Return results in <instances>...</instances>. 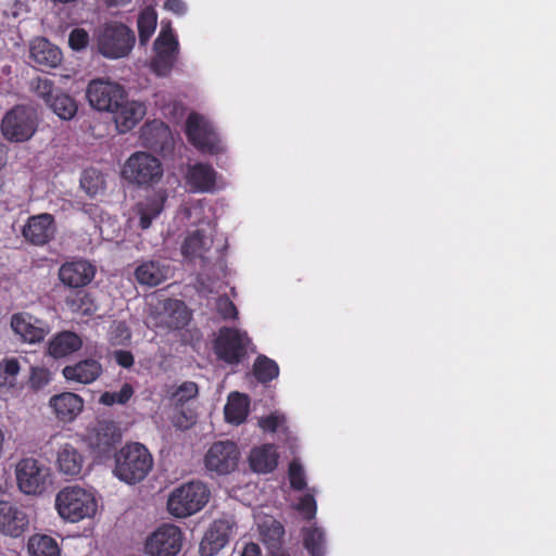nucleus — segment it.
<instances>
[{
    "instance_id": "nucleus-40",
    "label": "nucleus",
    "mask_w": 556,
    "mask_h": 556,
    "mask_svg": "<svg viewBox=\"0 0 556 556\" xmlns=\"http://www.w3.org/2000/svg\"><path fill=\"white\" fill-rule=\"evenodd\" d=\"M134 395V388L129 383H124L117 392H103L99 399V402L106 406L114 404H126Z\"/></svg>"
},
{
    "instance_id": "nucleus-35",
    "label": "nucleus",
    "mask_w": 556,
    "mask_h": 556,
    "mask_svg": "<svg viewBox=\"0 0 556 556\" xmlns=\"http://www.w3.org/2000/svg\"><path fill=\"white\" fill-rule=\"evenodd\" d=\"M163 203L164 199L153 197L137 204V214L139 215V226L141 229H148L151 226L152 220L163 211Z\"/></svg>"
},
{
    "instance_id": "nucleus-22",
    "label": "nucleus",
    "mask_w": 556,
    "mask_h": 556,
    "mask_svg": "<svg viewBox=\"0 0 556 556\" xmlns=\"http://www.w3.org/2000/svg\"><path fill=\"white\" fill-rule=\"evenodd\" d=\"M103 372L101 363L93 358H85L62 369L67 382L89 384L96 381Z\"/></svg>"
},
{
    "instance_id": "nucleus-10",
    "label": "nucleus",
    "mask_w": 556,
    "mask_h": 556,
    "mask_svg": "<svg viewBox=\"0 0 556 556\" xmlns=\"http://www.w3.org/2000/svg\"><path fill=\"white\" fill-rule=\"evenodd\" d=\"M182 542L184 533L178 526L163 523L147 538L144 551L149 556H176Z\"/></svg>"
},
{
    "instance_id": "nucleus-18",
    "label": "nucleus",
    "mask_w": 556,
    "mask_h": 556,
    "mask_svg": "<svg viewBox=\"0 0 556 556\" xmlns=\"http://www.w3.org/2000/svg\"><path fill=\"white\" fill-rule=\"evenodd\" d=\"M185 179L190 192L212 193L215 191L217 172L211 164L198 162L188 166Z\"/></svg>"
},
{
    "instance_id": "nucleus-25",
    "label": "nucleus",
    "mask_w": 556,
    "mask_h": 556,
    "mask_svg": "<svg viewBox=\"0 0 556 556\" xmlns=\"http://www.w3.org/2000/svg\"><path fill=\"white\" fill-rule=\"evenodd\" d=\"M29 56L36 64L50 68L56 67L62 61L61 50L42 37L31 41Z\"/></svg>"
},
{
    "instance_id": "nucleus-44",
    "label": "nucleus",
    "mask_w": 556,
    "mask_h": 556,
    "mask_svg": "<svg viewBox=\"0 0 556 556\" xmlns=\"http://www.w3.org/2000/svg\"><path fill=\"white\" fill-rule=\"evenodd\" d=\"M216 311L225 320H235L239 314L235 303L227 295L219 296L216 300Z\"/></svg>"
},
{
    "instance_id": "nucleus-2",
    "label": "nucleus",
    "mask_w": 556,
    "mask_h": 556,
    "mask_svg": "<svg viewBox=\"0 0 556 556\" xmlns=\"http://www.w3.org/2000/svg\"><path fill=\"white\" fill-rule=\"evenodd\" d=\"M55 508L64 520L78 522L96 514L97 501L92 493L80 486H65L55 496Z\"/></svg>"
},
{
    "instance_id": "nucleus-31",
    "label": "nucleus",
    "mask_w": 556,
    "mask_h": 556,
    "mask_svg": "<svg viewBox=\"0 0 556 556\" xmlns=\"http://www.w3.org/2000/svg\"><path fill=\"white\" fill-rule=\"evenodd\" d=\"M212 238L204 230L197 229L189 233L181 245V253L185 257H203L212 245Z\"/></svg>"
},
{
    "instance_id": "nucleus-49",
    "label": "nucleus",
    "mask_w": 556,
    "mask_h": 556,
    "mask_svg": "<svg viewBox=\"0 0 556 556\" xmlns=\"http://www.w3.org/2000/svg\"><path fill=\"white\" fill-rule=\"evenodd\" d=\"M280 418L274 414L263 417L258 420V426L266 432H276L280 426Z\"/></svg>"
},
{
    "instance_id": "nucleus-52",
    "label": "nucleus",
    "mask_w": 556,
    "mask_h": 556,
    "mask_svg": "<svg viewBox=\"0 0 556 556\" xmlns=\"http://www.w3.org/2000/svg\"><path fill=\"white\" fill-rule=\"evenodd\" d=\"M114 332H116V336L122 338L121 340H117L116 337L112 338L114 344H124L125 341H128L130 339V332L124 323H118L115 327Z\"/></svg>"
},
{
    "instance_id": "nucleus-4",
    "label": "nucleus",
    "mask_w": 556,
    "mask_h": 556,
    "mask_svg": "<svg viewBox=\"0 0 556 556\" xmlns=\"http://www.w3.org/2000/svg\"><path fill=\"white\" fill-rule=\"evenodd\" d=\"M136 42L135 33L123 23H108L98 34V51L108 59L127 56Z\"/></svg>"
},
{
    "instance_id": "nucleus-3",
    "label": "nucleus",
    "mask_w": 556,
    "mask_h": 556,
    "mask_svg": "<svg viewBox=\"0 0 556 556\" xmlns=\"http://www.w3.org/2000/svg\"><path fill=\"white\" fill-rule=\"evenodd\" d=\"M211 491L201 481H191L176 488L167 501L168 513L177 518H186L200 511L208 502Z\"/></svg>"
},
{
    "instance_id": "nucleus-28",
    "label": "nucleus",
    "mask_w": 556,
    "mask_h": 556,
    "mask_svg": "<svg viewBox=\"0 0 556 556\" xmlns=\"http://www.w3.org/2000/svg\"><path fill=\"white\" fill-rule=\"evenodd\" d=\"M278 457L279 455L274 444H263L251 450L249 464L254 472L267 473L276 469Z\"/></svg>"
},
{
    "instance_id": "nucleus-47",
    "label": "nucleus",
    "mask_w": 556,
    "mask_h": 556,
    "mask_svg": "<svg viewBox=\"0 0 556 556\" xmlns=\"http://www.w3.org/2000/svg\"><path fill=\"white\" fill-rule=\"evenodd\" d=\"M89 43V34L84 28H75L71 31L68 37L70 47L79 51L85 49Z\"/></svg>"
},
{
    "instance_id": "nucleus-56",
    "label": "nucleus",
    "mask_w": 556,
    "mask_h": 556,
    "mask_svg": "<svg viewBox=\"0 0 556 556\" xmlns=\"http://www.w3.org/2000/svg\"><path fill=\"white\" fill-rule=\"evenodd\" d=\"M274 533L277 534L278 536H281L283 534V528L280 523H278L275 528H274Z\"/></svg>"
},
{
    "instance_id": "nucleus-32",
    "label": "nucleus",
    "mask_w": 556,
    "mask_h": 556,
    "mask_svg": "<svg viewBox=\"0 0 556 556\" xmlns=\"http://www.w3.org/2000/svg\"><path fill=\"white\" fill-rule=\"evenodd\" d=\"M225 418L228 422L240 425L242 424L249 413V397L238 392H232L229 395L228 403L224 408Z\"/></svg>"
},
{
    "instance_id": "nucleus-24",
    "label": "nucleus",
    "mask_w": 556,
    "mask_h": 556,
    "mask_svg": "<svg viewBox=\"0 0 556 556\" xmlns=\"http://www.w3.org/2000/svg\"><path fill=\"white\" fill-rule=\"evenodd\" d=\"M119 132L125 134L132 129L144 116L146 108L136 101H127V98L118 103V108L110 111Z\"/></svg>"
},
{
    "instance_id": "nucleus-30",
    "label": "nucleus",
    "mask_w": 556,
    "mask_h": 556,
    "mask_svg": "<svg viewBox=\"0 0 556 556\" xmlns=\"http://www.w3.org/2000/svg\"><path fill=\"white\" fill-rule=\"evenodd\" d=\"M66 306L73 312L83 316H92L98 311V304L94 296L84 290L83 288L76 289L65 299Z\"/></svg>"
},
{
    "instance_id": "nucleus-51",
    "label": "nucleus",
    "mask_w": 556,
    "mask_h": 556,
    "mask_svg": "<svg viewBox=\"0 0 556 556\" xmlns=\"http://www.w3.org/2000/svg\"><path fill=\"white\" fill-rule=\"evenodd\" d=\"M164 8L177 15H184L187 11V5L182 0H166Z\"/></svg>"
},
{
    "instance_id": "nucleus-13",
    "label": "nucleus",
    "mask_w": 556,
    "mask_h": 556,
    "mask_svg": "<svg viewBox=\"0 0 556 556\" xmlns=\"http://www.w3.org/2000/svg\"><path fill=\"white\" fill-rule=\"evenodd\" d=\"M127 98L123 86L103 79H96L89 83L87 88V99L89 104L98 111L110 112L118 108Z\"/></svg>"
},
{
    "instance_id": "nucleus-54",
    "label": "nucleus",
    "mask_w": 556,
    "mask_h": 556,
    "mask_svg": "<svg viewBox=\"0 0 556 556\" xmlns=\"http://www.w3.org/2000/svg\"><path fill=\"white\" fill-rule=\"evenodd\" d=\"M241 556H261V548L256 543H248L244 546Z\"/></svg>"
},
{
    "instance_id": "nucleus-48",
    "label": "nucleus",
    "mask_w": 556,
    "mask_h": 556,
    "mask_svg": "<svg viewBox=\"0 0 556 556\" xmlns=\"http://www.w3.org/2000/svg\"><path fill=\"white\" fill-rule=\"evenodd\" d=\"M175 305L174 314L177 316H175V320L168 321V326L175 329H181L188 324L189 316L182 302L176 301Z\"/></svg>"
},
{
    "instance_id": "nucleus-12",
    "label": "nucleus",
    "mask_w": 556,
    "mask_h": 556,
    "mask_svg": "<svg viewBox=\"0 0 556 556\" xmlns=\"http://www.w3.org/2000/svg\"><path fill=\"white\" fill-rule=\"evenodd\" d=\"M185 132L189 142L201 152L218 154L223 151L218 136L198 113L189 114Z\"/></svg>"
},
{
    "instance_id": "nucleus-53",
    "label": "nucleus",
    "mask_w": 556,
    "mask_h": 556,
    "mask_svg": "<svg viewBox=\"0 0 556 556\" xmlns=\"http://www.w3.org/2000/svg\"><path fill=\"white\" fill-rule=\"evenodd\" d=\"M89 178H90V172L86 170L81 177V180H80V184H81V187L84 189H86V191L93 195L97 193V189H98V186L97 185H89Z\"/></svg>"
},
{
    "instance_id": "nucleus-20",
    "label": "nucleus",
    "mask_w": 556,
    "mask_h": 556,
    "mask_svg": "<svg viewBox=\"0 0 556 556\" xmlns=\"http://www.w3.org/2000/svg\"><path fill=\"white\" fill-rule=\"evenodd\" d=\"M232 532V525L225 519L215 520L201 540L199 553L201 556H214L225 547Z\"/></svg>"
},
{
    "instance_id": "nucleus-15",
    "label": "nucleus",
    "mask_w": 556,
    "mask_h": 556,
    "mask_svg": "<svg viewBox=\"0 0 556 556\" xmlns=\"http://www.w3.org/2000/svg\"><path fill=\"white\" fill-rule=\"evenodd\" d=\"M97 268L90 262L79 258L65 262L59 268V279L71 289L88 286L96 276Z\"/></svg>"
},
{
    "instance_id": "nucleus-34",
    "label": "nucleus",
    "mask_w": 556,
    "mask_h": 556,
    "mask_svg": "<svg viewBox=\"0 0 556 556\" xmlns=\"http://www.w3.org/2000/svg\"><path fill=\"white\" fill-rule=\"evenodd\" d=\"M47 105L64 121L72 119L78 110L76 101L61 89L56 91Z\"/></svg>"
},
{
    "instance_id": "nucleus-37",
    "label": "nucleus",
    "mask_w": 556,
    "mask_h": 556,
    "mask_svg": "<svg viewBox=\"0 0 556 556\" xmlns=\"http://www.w3.org/2000/svg\"><path fill=\"white\" fill-rule=\"evenodd\" d=\"M253 374L257 381L267 383L278 377L279 366L274 359L258 355L253 365Z\"/></svg>"
},
{
    "instance_id": "nucleus-46",
    "label": "nucleus",
    "mask_w": 556,
    "mask_h": 556,
    "mask_svg": "<svg viewBox=\"0 0 556 556\" xmlns=\"http://www.w3.org/2000/svg\"><path fill=\"white\" fill-rule=\"evenodd\" d=\"M296 509L303 515L304 519L312 520L316 516L317 504L312 494H305L300 498Z\"/></svg>"
},
{
    "instance_id": "nucleus-16",
    "label": "nucleus",
    "mask_w": 556,
    "mask_h": 556,
    "mask_svg": "<svg viewBox=\"0 0 556 556\" xmlns=\"http://www.w3.org/2000/svg\"><path fill=\"white\" fill-rule=\"evenodd\" d=\"M143 147L155 152L165 153L173 149V136L169 127L162 121L153 119L140 128Z\"/></svg>"
},
{
    "instance_id": "nucleus-26",
    "label": "nucleus",
    "mask_w": 556,
    "mask_h": 556,
    "mask_svg": "<svg viewBox=\"0 0 556 556\" xmlns=\"http://www.w3.org/2000/svg\"><path fill=\"white\" fill-rule=\"evenodd\" d=\"M83 454L71 443H64L56 453V467L59 471L67 477L80 475L84 465Z\"/></svg>"
},
{
    "instance_id": "nucleus-21",
    "label": "nucleus",
    "mask_w": 556,
    "mask_h": 556,
    "mask_svg": "<svg viewBox=\"0 0 556 556\" xmlns=\"http://www.w3.org/2000/svg\"><path fill=\"white\" fill-rule=\"evenodd\" d=\"M11 327L23 341L28 343L41 342L49 333V327L45 321L25 313L14 314L11 318Z\"/></svg>"
},
{
    "instance_id": "nucleus-8",
    "label": "nucleus",
    "mask_w": 556,
    "mask_h": 556,
    "mask_svg": "<svg viewBox=\"0 0 556 556\" xmlns=\"http://www.w3.org/2000/svg\"><path fill=\"white\" fill-rule=\"evenodd\" d=\"M15 477L20 491L26 495H41L51 483L50 468L31 457L16 464Z\"/></svg>"
},
{
    "instance_id": "nucleus-39",
    "label": "nucleus",
    "mask_w": 556,
    "mask_h": 556,
    "mask_svg": "<svg viewBox=\"0 0 556 556\" xmlns=\"http://www.w3.org/2000/svg\"><path fill=\"white\" fill-rule=\"evenodd\" d=\"M20 363L16 358H4L0 362V388H12L17 382Z\"/></svg>"
},
{
    "instance_id": "nucleus-38",
    "label": "nucleus",
    "mask_w": 556,
    "mask_h": 556,
    "mask_svg": "<svg viewBox=\"0 0 556 556\" xmlns=\"http://www.w3.org/2000/svg\"><path fill=\"white\" fill-rule=\"evenodd\" d=\"M157 24V14L153 9L142 10L137 20L139 41L146 45L155 31Z\"/></svg>"
},
{
    "instance_id": "nucleus-19",
    "label": "nucleus",
    "mask_w": 556,
    "mask_h": 556,
    "mask_svg": "<svg viewBox=\"0 0 556 556\" xmlns=\"http://www.w3.org/2000/svg\"><path fill=\"white\" fill-rule=\"evenodd\" d=\"M54 218L49 213L30 216L22 229L25 240L34 245H45L54 236Z\"/></svg>"
},
{
    "instance_id": "nucleus-45",
    "label": "nucleus",
    "mask_w": 556,
    "mask_h": 556,
    "mask_svg": "<svg viewBox=\"0 0 556 556\" xmlns=\"http://www.w3.org/2000/svg\"><path fill=\"white\" fill-rule=\"evenodd\" d=\"M51 380V372L45 367H31L29 386L34 390L45 388Z\"/></svg>"
},
{
    "instance_id": "nucleus-17",
    "label": "nucleus",
    "mask_w": 556,
    "mask_h": 556,
    "mask_svg": "<svg viewBox=\"0 0 556 556\" xmlns=\"http://www.w3.org/2000/svg\"><path fill=\"white\" fill-rule=\"evenodd\" d=\"M29 519L21 507L8 501H0V533L20 538L28 529Z\"/></svg>"
},
{
    "instance_id": "nucleus-29",
    "label": "nucleus",
    "mask_w": 556,
    "mask_h": 556,
    "mask_svg": "<svg viewBox=\"0 0 556 556\" xmlns=\"http://www.w3.org/2000/svg\"><path fill=\"white\" fill-rule=\"evenodd\" d=\"M169 267L160 261L142 262L135 270L136 280L148 287H156L168 277Z\"/></svg>"
},
{
    "instance_id": "nucleus-5",
    "label": "nucleus",
    "mask_w": 556,
    "mask_h": 556,
    "mask_svg": "<svg viewBox=\"0 0 556 556\" xmlns=\"http://www.w3.org/2000/svg\"><path fill=\"white\" fill-rule=\"evenodd\" d=\"M38 127L36 110L18 104L5 113L1 122V131L12 142H24L30 139Z\"/></svg>"
},
{
    "instance_id": "nucleus-9",
    "label": "nucleus",
    "mask_w": 556,
    "mask_h": 556,
    "mask_svg": "<svg viewBox=\"0 0 556 556\" xmlns=\"http://www.w3.org/2000/svg\"><path fill=\"white\" fill-rule=\"evenodd\" d=\"M250 343L247 332L237 328L222 327L214 340L213 349L218 359L235 365L244 358Z\"/></svg>"
},
{
    "instance_id": "nucleus-23",
    "label": "nucleus",
    "mask_w": 556,
    "mask_h": 556,
    "mask_svg": "<svg viewBox=\"0 0 556 556\" xmlns=\"http://www.w3.org/2000/svg\"><path fill=\"white\" fill-rule=\"evenodd\" d=\"M49 405L60 421L72 422L81 413L84 400L76 393L63 392L53 395L49 401Z\"/></svg>"
},
{
    "instance_id": "nucleus-43",
    "label": "nucleus",
    "mask_w": 556,
    "mask_h": 556,
    "mask_svg": "<svg viewBox=\"0 0 556 556\" xmlns=\"http://www.w3.org/2000/svg\"><path fill=\"white\" fill-rule=\"evenodd\" d=\"M198 392L199 389L195 382L186 381L177 388L173 394V399L176 405H182L189 400L194 399L198 395Z\"/></svg>"
},
{
    "instance_id": "nucleus-55",
    "label": "nucleus",
    "mask_w": 556,
    "mask_h": 556,
    "mask_svg": "<svg viewBox=\"0 0 556 556\" xmlns=\"http://www.w3.org/2000/svg\"><path fill=\"white\" fill-rule=\"evenodd\" d=\"M106 7H123L131 2V0H101Z\"/></svg>"
},
{
    "instance_id": "nucleus-27",
    "label": "nucleus",
    "mask_w": 556,
    "mask_h": 556,
    "mask_svg": "<svg viewBox=\"0 0 556 556\" xmlns=\"http://www.w3.org/2000/svg\"><path fill=\"white\" fill-rule=\"evenodd\" d=\"M83 346L81 338L73 331H61L54 334L48 343V353L53 358H63L79 351Z\"/></svg>"
},
{
    "instance_id": "nucleus-11",
    "label": "nucleus",
    "mask_w": 556,
    "mask_h": 556,
    "mask_svg": "<svg viewBox=\"0 0 556 556\" xmlns=\"http://www.w3.org/2000/svg\"><path fill=\"white\" fill-rule=\"evenodd\" d=\"M240 459L237 444L230 440L214 442L204 455L207 471L217 476H226L235 471Z\"/></svg>"
},
{
    "instance_id": "nucleus-14",
    "label": "nucleus",
    "mask_w": 556,
    "mask_h": 556,
    "mask_svg": "<svg viewBox=\"0 0 556 556\" xmlns=\"http://www.w3.org/2000/svg\"><path fill=\"white\" fill-rule=\"evenodd\" d=\"M154 51L151 67L159 76H165L172 71L178 52V40L169 25L162 27L154 41Z\"/></svg>"
},
{
    "instance_id": "nucleus-41",
    "label": "nucleus",
    "mask_w": 556,
    "mask_h": 556,
    "mask_svg": "<svg viewBox=\"0 0 556 556\" xmlns=\"http://www.w3.org/2000/svg\"><path fill=\"white\" fill-rule=\"evenodd\" d=\"M31 88L37 94V97L42 99L46 104L50 101V99H52L56 91L60 90L59 88L54 87L52 80L43 77H37L36 79H34L31 81Z\"/></svg>"
},
{
    "instance_id": "nucleus-33",
    "label": "nucleus",
    "mask_w": 556,
    "mask_h": 556,
    "mask_svg": "<svg viewBox=\"0 0 556 556\" xmlns=\"http://www.w3.org/2000/svg\"><path fill=\"white\" fill-rule=\"evenodd\" d=\"M31 556H60L61 549L55 539L47 534H34L27 543Z\"/></svg>"
},
{
    "instance_id": "nucleus-50",
    "label": "nucleus",
    "mask_w": 556,
    "mask_h": 556,
    "mask_svg": "<svg viewBox=\"0 0 556 556\" xmlns=\"http://www.w3.org/2000/svg\"><path fill=\"white\" fill-rule=\"evenodd\" d=\"M114 359L123 368H130L135 363L132 353L126 350L115 351Z\"/></svg>"
},
{
    "instance_id": "nucleus-7",
    "label": "nucleus",
    "mask_w": 556,
    "mask_h": 556,
    "mask_svg": "<svg viewBox=\"0 0 556 556\" xmlns=\"http://www.w3.org/2000/svg\"><path fill=\"white\" fill-rule=\"evenodd\" d=\"M122 430L113 420H100L89 429L87 444L93 457L106 460L114 456L117 445L122 442Z\"/></svg>"
},
{
    "instance_id": "nucleus-42",
    "label": "nucleus",
    "mask_w": 556,
    "mask_h": 556,
    "mask_svg": "<svg viewBox=\"0 0 556 556\" xmlns=\"http://www.w3.org/2000/svg\"><path fill=\"white\" fill-rule=\"evenodd\" d=\"M288 477H289L290 486L293 490L302 491L306 488V479H305L304 469L299 462L292 460L289 464Z\"/></svg>"
},
{
    "instance_id": "nucleus-36",
    "label": "nucleus",
    "mask_w": 556,
    "mask_h": 556,
    "mask_svg": "<svg viewBox=\"0 0 556 556\" xmlns=\"http://www.w3.org/2000/svg\"><path fill=\"white\" fill-rule=\"evenodd\" d=\"M303 545L311 556H325L326 538L321 528L313 526L303 528Z\"/></svg>"
},
{
    "instance_id": "nucleus-6",
    "label": "nucleus",
    "mask_w": 556,
    "mask_h": 556,
    "mask_svg": "<svg viewBox=\"0 0 556 556\" xmlns=\"http://www.w3.org/2000/svg\"><path fill=\"white\" fill-rule=\"evenodd\" d=\"M122 174L126 180L138 186L157 184L163 176L161 161L148 152H135L125 162Z\"/></svg>"
},
{
    "instance_id": "nucleus-1",
    "label": "nucleus",
    "mask_w": 556,
    "mask_h": 556,
    "mask_svg": "<svg viewBox=\"0 0 556 556\" xmlns=\"http://www.w3.org/2000/svg\"><path fill=\"white\" fill-rule=\"evenodd\" d=\"M114 476L127 483L141 482L153 467V457L141 443H128L114 454Z\"/></svg>"
}]
</instances>
